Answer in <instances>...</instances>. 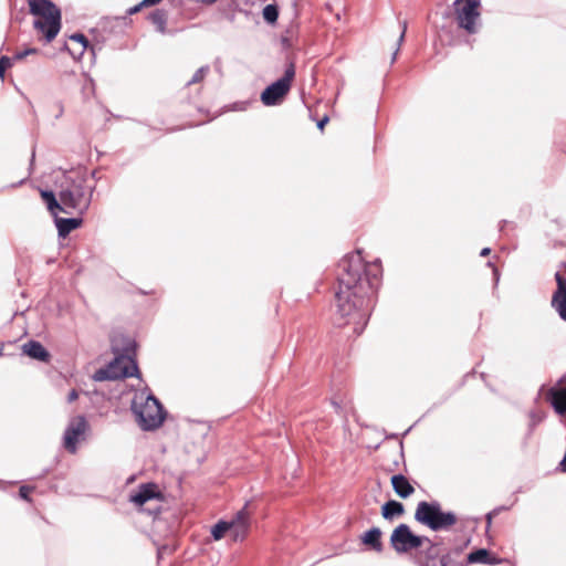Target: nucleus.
Returning <instances> with one entry per match:
<instances>
[{"label": "nucleus", "instance_id": "36", "mask_svg": "<svg viewBox=\"0 0 566 566\" xmlns=\"http://www.w3.org/2000/svg\"><path fill=\"white\" fill-rule=\"evenodd\" d=\"M143 7H146V6H145V4H143V1H142V2H139L138 4H136V6L132 7V8H129V9L127 10V13H128V14H135V13H137L138 11H140V9H142Z\"/></svg>", "mask_w": 566, "mask_h": 566}, {"label": "nucleus", "instance_id": "40", "mask_svg": "<svg viewBox=\"0 0 566 566\" xmlns=\"http://www.w3.org/2000/svg\"><path fill=\"white\" fill-rule=\"evenodd\" d=\"M161 1L163 0H143V4H145L146 7H151L158 4Z\"/></svg>", "mask_w": 566, "mask_h": 566}, {"label": "nucleus", "instance_id": "31", "mask_svg": "<svg viewBox=\"0 0 566 566\" xmlns=\"http://www.w3.org/2000/svg\"><path fill=\"white\" fill-rule=\"evenodd\" d=\"M12 57H9L7 55H2L0 57V77H2L6 70L12 65Z\"/></svg>", "mask_w": 566, "mask_h": 566}, {"label": "nucleus", "instance_id": "3", "mask_svg": "<svg viewBox=\"0 0 566 566\" xmlns=\"http://www.w3.org/2000/svg\"><path fill=\"white\" fill-rule=\"evenodd\" d=\"M95 185H88L86 170H72L64 174L59 185V198L64 205V213L73 211L83 214L91 206Z\"/></svg>", "mask_w": 566, "mask_h": 566}, {"label": "nucleus", "instance_id": "16", "mask_svg": "<svg viewBox=\"0 0 566 566\" xmlns=\"http://www.w3.org/2000/svg\"><path fill=\"white\" fill-rule=\"evenodd\" d=\"M390 482L395 493L401 499H407L415 492V488L401 473L392 475Z\"/></svg>", "mask_w": 566, "mask_h": 566}, {"label": "nucleus", "instance_id": "6", "mask_svg": "<svg viewBox=\"0 0 566 566\" xmlns=\"http://www.w3.org/2000/svg\"><path fill=\"white\" fill-rule=\"evenodd\" d=\"M132 410L139 427L145 431H151L159 428L166 416L160 401L150 394L142 402L134 400Z\"/></svg>", "mask_w": 566, "mask_h": 566}, {"label": "nucleus", "instance_id": "26", "mask_svg": "<svg viewBox=\"0 0 566 566\" xmlns=\"http://www.w3.org/2000/svg\"><path fill=\"white\" fill-rule=\"evenodd\" d=\"M209 71H210V67L208 65H203V66L199 67L195 72L192 77L186 83L187 86L201 82L206 77V75L209 73Z\"/></svg>", "mask_w": 566, "mask_h": 566}, {"label": "nucleus", "instance_id": "18", "mask_svg": "<svg viewBox=\"0 0 566 566\" xmlns=\"http://www.w3.org/2000/svg\"><path fill=\"white\" fill-rule=\"evenodd\" d=\"M154 497H156V485L153 483H145L138 488L136 493L130 495V502L142 506Z\"/></svg>", "mask_w": 566, "mask_h": 566}, {"label": "nucleus", "instance_id": "8", "mask_svg": "<svg viewBox=\"0 0 566 566\" xmlns=\"http://www.w3.org/2000/svg\"><path fill=\"white\" fill-rule=\"evenodd\" d=\"M294 76L295 65L293 62H290L284 71V75L266 86L265 90L261 93V102L265 106L279 105L283 101L284 96L289 93Z\"/></svg>", "mask_w": 566, "mask_h": 566}, {"label": "nucleus", "instance_id": "42", "mask_svg": "<svg viewBox=\"0 0 566 566\" xmlns=\"http://www.w3.org/2000/svg\"><path fill=\"white\" fill-rule=\"evenodd\" d=\"M87 174H88V178L91 177L94 180L97 179V171L96 170H92L91 172H87Z\"/></svg>", "mask_w": 566, "mask_h": 566}, {"label": "nucleus", "instance_id": "10", "mask_svg": "<svg viewBox=\"0 0 566 566\" xmlns=\"http://www.w3.org/2000/svg\"><path fill=\"white\" fill-rule=\"evenodd\" d=\"M544 395L554 411L566 419V375L562 376L554 386L547 388Z\"/></svg>", "mask_w": 566, "mask_h": 566}, {"label": "nucleus", "instance_id": "17", "mask_svg": "<svg viewBox=\"0 0 566 566\" xmlns=\"http://www.w3.org/2000/svg\"><path fill=\"white\" fill-rule=\"evenodd\" d=\"M54 217V223L57 229L59 237L65 238L73 230L82 224L81 218H61L57 213Z\"/></svg>", "mask_w": 566, "mask_h": 566}, {"label": "nucleus", "instance_id": "5", "mask_svg": "<svg viewBox=\"0 0 566 566\" xmlns=\"http://www.w3.org/2000/svg\"><path fill=\"white\" fill-rule=\"evenodd\" d=\"M415 520L434 532L447 531L458 521L453 512L442 511L438 501L419 502L416 507Z\"/></svg>", "mask_w": 566, "mask_h": 566}, {"label": "nucleus", "instance_id": "19", "mask_svg": "<svg viewBox=\"0 0 566 566\" xmlns=\"http://www.w3.org/2000/svg\"><path fill=\"white\" fill-rule=\"evenodd\" d=\"M380 538L381 530L379 527H371L361 535L360 541L364 545L368 546L373 551L380 553L384 548Z\"/></svg>", "mask_w": 566, "mask_h": 566}, {"label": "nucleus", "instance_id": "15", "mask_svg": "<svg viewBox=\"0 0 566 566\" xmlns=\"http://www.w3.org/2000/svg\"><path fill=\"white\" fill-rule=\"evenodd\" d=\"M22 353L32 359L49 363L51 355L48 349L38 340H29L21 347Z\"/></svg>", "mask_w": 566, "mask_h": 566}, {"label": "nucleus", "instance_id": "4", "mask_svg": "<svg viewBox=\"0 0 566 566\" xmlns=\"http://www.w3.org/2000/svg\"><path fill=\"white\" fill-rule=\"evenodd\" d=\"M136 344L130 338L124 339V347L118 348L116 339L112 340V349L116 355L114 360L111 361L105 368L97 369L93 379L95 381L115 380L119 378L138 377L139 370L136 360L133 358L135 355Z\"/></svg>", "mask_w": 566, "mask_h": 566}, {"label": "nucleus", "instance_id": "39", "mask_svg": "<svg viewBox=\"0 0 566 566\" xmlns=\"http://www.w3.org/2000/svg\"><path fill=\"white\" fill-rule=\"evenodd\" d=\"M499 512V510H494L490 513L486 514V522H488V527H490L491 523H492V517L493 515H495L496 513Z\"/></svg>", "mask_w": 566, "mask_h": 566}, {"label": "nucleus", "instance_id": "33", "mask_svg": "<svg viewBox=\"0 0 566 566\" xmlns=\"http://www.w3.org/2000/svg\"><path fill=\"white\" fill-rule=\"evenodd\" d=\"M35 53H38V49L29 48V49H25L23 51L17 52L13 55L12 60L20 61V60L24 59L25 56L31 55V54H35Z\"/></svg>", "mask_w": 566, "mask_h": 566}, {"label": "nucleus", "instance_id": "13", "mask_svg": "<svg viewBox=\"0 0 566 566\" xmlns=\"http://www.w3.org/2000/svg\"><path fill=\"white\" fill-rule=\"evenodd\" d=\"M462 549L461 547H459ZM461 562L467 566L468 564H484V565H497L502 562L500 557L492 554L486 548H478L468 554L467 558H463V551H461Z\"/></svg>", "mask_w": 566, "mask_h": 566}, {"label": "nucleus", "instance_id": "43", "mask_svg": "<svg viewBox=\"0 0 566 566\" xmlns=\"http://www.w3.org/2000/svg\"><path fill=\"white\" fill-rule=\"evenodd\" d=\"M34 157H35V154H34V151H33V153H32L31 161H33V160H34Z\"/></svg>", "mask_w": 566, "mask_h": 566}, {"label": "nucleus", "instance_id": "22", "mask_svg": "<svg viewBox=\"0 0 566 566\" xmlns=\"http://www.w3.org/2000/svg\"><path fill=\"white\" fill-rule=\"evenodd\" d=\"M149 21L156 27V30L165 34L167 24V11L163 9H156L148 15Z\"/></svg>", "mask_w": 566, "mask_h": 566}, {"label": "nucleus", "instance_id": "28", "mask_svg": "<svg viewBox=\"0 0 566 566\" xmlns=\"http://www.w3.org/2000/svg\"><path fill=\"white\" fill-rule=\"evenodd\" d=\"M70 40L81 44V50L78 51V56H82L83 53L85 52L86 48L90 44L87 38L84 34L77 32V33H73L72 35H70Z\"/></svg>", "mask_w": 566, "mask_h": 566}, {"label": "nucleus", "instance_id": "1", "mask_svg": "<svg viewBox=\"0 0 566 566\" xmlns=\"http://www.w3.org/2000/svg\"><path fill=\"white\" fill-rule=\"evenodd\" d=\"M338 269V290L335 294L337 314L344 319L342 324H352L358 336L373 310L374 295L381 276L380 261L365 263L357 251L342 259Z\"/></svg>", "mask_w": 566, "mask_h": 566}, {"label": "nucleus", "instance_id": "35", "mask_svg": "<svg viewBox=\"0 0 566 566\" xmlns=\"http://www.w3.org/2000/svg\"><path fill=\"white\" fill-rule=\"evenodd\" d=\"M486 265H488L489 268H492V270H493V275H494V281H495V285H496V284L499 283V280H500V272H499V270L495 268V265L493 264V262H492V261H489V262L486 263Z\"/></svg>", "mask_w": 566, "mask_h": 566}, {"label": "nucleus", "instance_id": "27", "mask_svg": "<svg viewBox=\"0 0 566 566\" xmlns=\"http://www.w3.org/2000/svg\"><path fill=\"white\" fill-rule=\"evenodd\" d=\"M229 523H235V524H248L250 525V514L247 511V507L244 506L240 511L235 513L233 518L229 521Z\"/></svg>", "mask_w": 566, "mask_h": 566}, {"label": "nucleus", "instance_id": "30", "mask_svg": "<svg viewBox=\"0 0 566 566\" xmlns=\"http://www.w3.org/2000/svg\"><path fill=\"white\" fill-rule=\"evenodd\" d=\"M544 419V415L537 411L530 412V429L533 430Z\"/></svg>", "mask_w": 566, "mask_h": 566}, {"label": "nucleus", "instance_id": "2", "mask_svg": "<svg viewBox=\"0 0 566 566\" xmlns=\"http://www.w3.org/2000/svg\"><path fill=\"white\" fill-rule=\"evenodd\" d=\"M390 545L398 554L421 548L417 555L419 566H464L461 562V549H444L441 543L412 533L409 525L401 523L390 535Z\"/></svg>", "mask_w": 566, "mask_h": 566}, {"label": "nucleus", "instance_id": "20", "mask_svg": "<svg viewBox=\"0 0 566 566\" xmlns=\"http://www.w3.org/2000/svg\"><path fill=\"white\" fill-rule=\"evenodd\" d=\"M43 202L46 205L48 210L55 216L59 211L64 213V205L56 198L52 190H41L40 192Z\"/></svg>", "mask_w": 566, "mask_h": 566}, {"label": "nucleus", "instance_id": "38", "mask_svg": "<svg viewBox=\"0 0 566 566\" xmlns=\"http://www.w3.org/2000/svg\"><path fill=\"white\" fill-rule=\"evenodd\" d=\"M327 122L328 117L324 116L321 120L317 122V128L322 130L324 126L327 124Z\"/></svg>", "mask_w": 566, "mask_h": 566}, {"label": "nucleus", "instance_id": "24", "mask_svg": "<svg viewBox=\"0 0 566 566\" xmlns=\"http://www.w3.org/2000/svg\"><path fill=\"white\" fill-rule=\"evenodd\" d=\"M263 19L268 22V23H275L277 21V18H279V8L276 4H266L264 8H263Z\"/></svg>", "mask_w": 566, "mask_h": 566}, {"label": "nucleus", "instance_id": "12", "mask_svg": "<svg viewBox=\"0 0 566 566\" xmlns=\"http://www.w3.org/2000/svg\"><path fill=\"white\" fill-rule=\"evenodd\" d=\"M555 280L557 289L553 293L551 305L558 313L559 317L566 322V277L556 272Z\"/></svg>", "mask_w": 566, "mask_h": 566}, {"label": "nucleus", "instance_id": "21", "mask_svg": "<svg viewBox=\"0 0 566 566\" xmlns=\"http://www.w3.org/2000/svg\"><path fill=\"white\" fill-rule=\"evenodd\" d=\"M403 513V504L396 500H389L381 506V515L387 521H391L395 517L402 515Z\"/></svg>", "mask_w": 566, "mask_h": 566}, {"label": "nucleus", "instance_id": "41", "mask_svg": "<svg viewBox=\"0 0 566 566\" xmlns=\"http://www.w3.org/2000/svg\"><path fill=\"white\" fill-rule=\"evenodd\" d=\"M491 253V249L490 248H483L480 252V255L481 256H486Z\"/></svg>", "mask_w": 566, "mask_h": 566}, {"label": "nucleus", "instance_id": "37", "mask_svg": "<svg viewBox=\"0 0 566 566\" xmlns=\"http://www.w3.org/2000/svg\"><path fill=\"white\" fill-rule=\"evenodd\" d=\"M78 398V394L75 389H72L67 395V402H73Z\"/></svg>", "mask_w": 566, "mask_h": 566}, {"label": "nucleus", "instance_id": "11", "mask_svg": "<svg viewBox=\"0 0 566 566\" xmlns=\"http://www.w3.org/2000/svg\"><path fill=\"white\" fill-rule=\"evenodd\" d=\"M62 13H53L50 17L36 19L33 22L35 30L44 34L46 42H51L60 32Z\"/></svg>", "mask_w": 566, "mask_h": 566}, {"label": "nucleus", "instance_id": "7", "mask_svg": "<svg viewBox=\"0 0 566 566\" xmlns=\"http://www.w3.org/2000/svg\"><path fill=\"white\" fill-rule=\"evenodd\" d=\"M480 4V0L454 1L457 25L468 34H475L479 31Z\"/></svg>", "mask_w": 566, "mask_h": 566}, {"label": "nucleus", "instance_id": "34", "mask_svg": "<svg viewBox=\"0 0 566 566\" xmlns=\"http://www.w3.org/2000/svg\"><path fill=\"white\" fill-rule=\"evenodd\" d=\"M31 490H32V488H30L28 485H22L19 490L20 497L25 501H31L29 497V493Z\"/></svg>", "mask_w": 566, "mask_h": 566}, {"label": "nucleus", "instance_id": "32", "mask_svg": "<svg viewBox=\"0 0 566 566\" xmlns=\"http://www.w3.org/2000/svg\"><path fill=\"white\" fill-rule=\"evenodd\" d=\"M281 43H282V46L284 49H290L293 46V33L292 31H286L282 36H281Z\"/></svg>", "mask_w": 566, "mask_h": 566}, {"label": "nucleus", "instance_id": "44", "mask_svg": "<svg viewBox=\"0 0 566 566\" xmlns=\"http://www.w3.org/2000/svg\"><path fill=\"white\" fill-rule=\"evenodd\" d=\"M444 15H446L447 18H449V17H450V12H446V13H444Z\"/></svg>", "mask_w": 566, "mask_h": 566}, {"label": "nucleus", "instance_id": "29", "mask_svg": "<svg viewBox=\"0 0 566 566\" xmlns=\"http://www.w3.org/2000/svg\"><path fill=\"white\" fill-rule=\"evenodd\" d=\"M406 31H407V21H402L401 22V32H400V35H399V38L397 40V48H396L395 52L392 53L391 63H394L396 61V57H397L398 52L400 50V46H401V44L405 41Z\"/></svg>", "mask_w": 566, "mask_h": 566}, {"label": "nucleus", "instance_id": "23", "mask_svg": "<svg viewBox=\"0 0 566 566\" xmlns=\"http://www.w3.org/2000/svg\"><path fill=\"white\" fill-rule=\"evenodd\" d=\"M231 525L229 521H219L217 524L213 525L211 528V535L216 541L221 539L227 531H230Z\"/></svg>", "mask_w": 566, "mask_h": 566}, {"label": "nucleus", "instance_id": "14", "mask_svg": "<svg viewBox=\"0 0 566 566\" xmlns=\"http://www.w3.org/2000/svg\"><path fill=\"white\" fill-rule=\"evenodd\" d=\"M30 9V13L44 18L50 17L53 13H60L61 10L56 7V4L51 0H27Z\"/></svg>", "mask_w": 566, "mask_h": 566}, {"label": "nucleus", "instance_id": "25", "mask_svg": "<svg viewBox=\"0 0 566 566\" xmlns=\"http://www.w3.org/2000/svg\"><path fill=\"white\" fill-rule=\"evenodd\" d=\"M231 524L232 525H231L230 531H232V533H233L234 541H243L248 534L250 525L235 524V523H231Z\"/></svg>", "mask_w": 566, "mask_h": 566}, {"label": "nucleus", "instance_id": "9", "mask_svg": "<svg viewBox=\"0 0 566 566\" xmlns=\"http://www.w3.org/2000/svg\"><path fill=\"white\" fill-rule=\"evenodd\" d=\"M90 424L83 415L75 416L70 419L63 434L64 449L74 454L77 451V444L84 440L85 433L88 431Z\"/></svg>", "mask_w": 566, "mask_h": 566}, {"label": "nucleus", "instance_id": "45", "mask_svg": "<svg viewBox=\"0 0 566 566\" xmlns=\"http://www.w3.org/2000/svg\"><path fill=\"white\" fill-rule=\"evenodd\" d=\"M0 356H2V349H0Z\"/></svg>", "mask_w": 566, "mask_h": 566}]
</instances>
